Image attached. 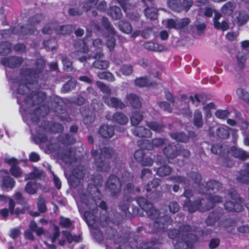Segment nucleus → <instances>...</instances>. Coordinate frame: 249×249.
Masks as SVG:
<instances>
[{
    "label": "nucleus",
    "instance_id": "nucleus-43",
    "mask_svg": "<svg viewBox=\"0 0 249 249\" xmlns=\"http://www.w3.org/2000/svg\"><path fill=\"white\" fill-rule=\"evenodd\" d=\"M163 23L166 28L169 29H178V20L173 19H168L163 21Z\"/></svg>",
    "mask_w": 249,
    "mask_h": 249
},
{
    "label": "nucleus",
    "instance_id": "nucleus-3",
    "mask_svg": "<svg viewBox=\"0 0 249 249\" xmlns=\"http://www.w3.org/2000/svg\"><path fill=\"white\" fill-rule=\"evenodd\" d=\"M190 229L189 226H186L183 231L180 230L178 232L177 230H173L169 232L170 238L178 239V245H175V249H192V243L196 240V236L190 233Z\"/></svg>",
    "mask_w": 249,
    "mask_h": 249
},
{
    "label": "nucleus",
    "instance_id": "nucleus-53",
    "mask_svg": "<svg viewBox=\"0 0 249 249\" xmlns=\"http://www.w3.org/2000/svg\"><path fill=\"white\" fill-rule=\"evenodd\" d=\"M214 26L215 28L222 31H226L229 28V24L226 21H223L222 22L215 21Z\"/></svg>",
    "mask_w": 249,
    "mask_h": 249
},
{
    "label": "nucleus",
    "instance_id": "nucleus-19",
    "mask_svg": "<svg viewBox=\"0 0 249 249\" xmlns=\"http://www.w3.org/2000/svg\"><path fill=\"white\" fill-rule=\"evenodd\" d=\"M133 134L139 137H149L151 136V131L142 126H138L132 130Z\"/></svg>",
    "mask_w": 249,
    "mask_h": 249
},
{
    "label": "nucleus",
    "instance_id": "nucleus-12",
    "mask_svg": "<svg viewBox=\"0 0 249 249\" xmlns=\"http://www.w3.org/2000/svg\"><path fill=\"white\" fill-rule=\"evenodd\" d=\"M107 119L121 125L126 124L128 121L127 117L124 114L120 112H117L113 115L108 114L107 116Z\"/></svg>",
    "mask_w": 249,
    "mask_h": 249
},
{
    "label": "nucleus",
    "instance_id": "nucleus-59",
    "mask_svg": "<svg viewBox=\"0 0 249 249\" xmlns=\"http://www.w3.org/2000/svg\"><path fill=\"white\" fill-rule=\"evenodd\" d=\"M134 157L138 162L142 163L144 158L143 151L142 150L136 151L134 154Z\"/></svg>",
    "mask_w": 249,
    "mask_h": 249
},
{
    "label": "nucleus",
    "instance_id": "nucleus-13",
    "mask_svg": "<svg viewBox=\"0 0 249 249\" xmlns=\"http://www.w3.org/2000/svg\"><path fill=\"white\" fill-rule=\"evenodd\" d=\"M22 62V59L19 57L13 56L10 58H4L1 61V64L12 68L18 66Z\"/></svg>",
    "mask_w": 249,
    "mask_h": 249
},
{
    "label": "nucleus",
    "instance_id": "nucleus-26",
    "mask_svg": "<svg viewBox=\"0 0 249 249\" xmlns=\"http://www.w3.org/2000/svg\"><path fill=\"white\" fill-rule=\"evenodd\" d=\"M102 46V42L99 39H95L92 41V46L95 48H97V52L93 55V57L95 59H101L103 54L100 51L101 47Z\"/></svg>",
    "mask_w": 249,
    "mask_h": 249
},
{
    "label": "nucleus",
    "instance_id": "nucleus-60",
    "mask_svg": "<svg viewBox=\"0 0 249 249\" xmlns=\"http://www.w3.org/2000/svg\"><path fill=\"white\" fill-rule=\"evenodd\" d=\"M160 182V180L159 179H154L150 183H149L147 184L145 189L147 192L150 191L152 188L158 186Z\"/></svg>",
    "mask_w": 249,
    "mask_h": 249
},
{
    "label": "nucleus",
    "instance_id": "nucleus-21",
    "mask_svg": "<svg viewBox=\"0 0 249 249\" xmlns=\"http://www.w3.org/2000/svg\"><path fill=\"white\" fill-rule=\"evenodd\" d=\"M167 4L171 10L177 12H181L183 9L181 2L179 0H168Z\"/></svg>",
    "mask_w": 249,
    "mask_h": 249
},
{
    "label": "nucleus",
    "instance_id": "nucleus-47",
    "mask_svg": "<svg viewBox=\"0 0 249 249\" xmlns=\"http://www.w3.org/2000/svg\"><path fill=\"white\" fill-rule=\"evenodd\" d=\"M11 45L10 43L6 42L0 43V54L5 55L10 51Z\"/></svg>",
    "mask_w": 249,
    "mask_h": 249
},
{
    "label": "nucleus",
    "instance_id": "nucleus-2",
    "mask_svg": "<svg viewBox=\"0 0 249 249\" xmlns=\"http://www.w3.org/2000/svg\"><path fill=\"white\" fill-rule=\"evenodd\" d=\"M75 199L80 212H84V216L88 225H92L95 222L94 213L97 208V203L85 194H78Z\"/></svg>",
    "mask_w": 249,
    "mask_h": 249
},
{
    "label": "nucleus",
    "instance_id": "nucleus-14",
    "mask_svg": "<svg viewBox=\"0 0 249 249\" xmlns=\"http://www.w3.org/2000/svg\"><path fill=\"white\" fill-rule=\"evenodd\" d=\"M103 100L107 106L111 107L123 108L125 107L124 104L116 98L104 96Z\"/></svg>",
    "mask_w": 249,
    "mask_h": 249
},
{
    "label": "nucleus",
    "instance_id": "nucleus-56",
    "mask_svg": "<svg viewBox=\"0 0 249 249\" xmlns=\"http://www.w3.org/2000/svg\"><path fill=\"white\" fill-rule=\"evenodd\" d=\"M211 150L212 152L215 154L222 155L223 154V147L220 144L213 145L212 147Z\"/></svg>",
    "mask_w": 249,
    "mask_h": 249
},
{
    "label": "nucleus",
    "instance_id": "nucleus-17",
    "mask_svg": "<svg viewBox=\"0 0 249 249\" xmlns=\"http://www.w3.org/2000/svg\"><path fill=\"white\" fill-rule=\"evenodd\" d=\"M40 187L39 183L35 180L29 181L25 187V192L30 195H34L37 192L38 188Z\"/></svg>",
    "mask_w": 249,
    "mask_h": 249
},
{
    "label": "nucleus",
    "instance_id": "nucleus-36",
    "mask_svg": "<svg viewBox=\"0 0 249 249\" xmlns=\"http://www.w3.org/2000/svg\"><path fill=\"white\" fill-rule=\"evenodd\" d=\"M194 123L197 127H201L203 125L202 113L198 110L195 112Z\"/></svg>",
    "mask_w": 249,
    "mask_h": 249
},
{
    "label": "nucleus",
    "instance_id": "nucleus-63",
    "mask_svg": "<svg viewBox=\"0 0 249 249\" xmlns=\"http://www.w3.org/2000/svg\"><path fill=\"white\" fill-rule=\"evenodd\" d=\"M178 29H180L187 26L190 23V19L188 18H185L180 20H178Z\"/></svg>",
    "mask_w": 249,
    "mask_h": 249
},
{
    "label": "nucleus",
    "instance_id": "nucleus-11",
    "mask_svg": "<svg viewBox=\"0 0 249 249\" xmlns=\"http://www.w3.org/2000/svg\"><path fill=\"white\" fill-rule=\"evenodd\" d=\"M202 203L201 201L196 200L195 204L192 205L189 200L186 202L184 204V208L190 213H193L196 210H198L201 212H204L205 211L209 210L213 207V205L212 204L210 206L203 207L201 206Z\"/></svg>",
    "mask_w": 249,
    "mask_h": 249
},
{
    "label": "nucleus",
    "instance_id": "nucleus-18",
    "mask_svg": "<svg viewBox=\"0 0 249 249\" xmlns=\"http://www.w3.org/2000/svg\"><path fill=\"white\" fill-rule=\"evenodd\" d=\"M143 144L142 145V148L152 150L155 147H158L164 143V141L162 139H155L152 141V143H149L147 140H144L143 141Z\"/></svg>",
    "mask_w": 249,
    "mask_h": 249
},
{
    "label": "nucleus",
    "instance_id": "nucleus-41",
    "mask_svg": "<svg viewBox=\"0 0 249 249\" xmlns=\"http://www.w3.org/2000/svg\"><path fill=\"white\" fill-rule=\"evenodd\" d=\"M63 235L67 238L69 243H71L73 241L78 242L81 241V237L78 235H72L70 232L68 231H63Z\"/></svg>",
    "mask_w": 249,
    "mask_h": 249
},
{
    "label": "nucleus",
    "instance_id": "nucleus-55",
    "mask_svg": "<svg viewBox=\"0 0 249 249\" xmlns=\"http://www.w3.org/2000/svg\"><path fill=\"white\" fill-rule=\"evenodd\" d=\"M37 207L39 211L41 213L46 211V208L45 205V200L42 196H39L38 199Z\"/></svg>",
    "mask_w": 249,
    "mask_h": 249
},
{
    "label": "nucleus",
    "instance_id": "nucleus-32",
    "mask_svg": "<svg viewBox=\"0 0 249 249\" xmlns=\"http://www.w3.org/2000/svg\"><path fill=\"white\" fill-rule=\"evenodd\" d=\"M235 8V4L234 3L228 2L222 7L221 11L224 14L229 15L232 13Z\"/></svg>",
    "mask_w": 249,
    "mask_h": 249
},
{
    "label": "nucleus",
    "instance_id": "nucleus-45",
    "mask_svg": "<svg viewBox=\"0 0 249 249\" xmlns=\"http://www.w3.org/2000/svg\"><path fill=\"white\" fill-rule=\"evenodd\" d=\"M172 171L171 168L169 166H162L158 168L157 174L161 177H164L169 175Z\"/></svg>",
    "mask_w": 249,
    "mask_h": 249
},
{
    "label": "nucleus",
    "instance_id": "nucleus-35",
    "mask_svg": "<svg viewBox=\"0 0 249 249\" xmlns=\"http://www.w3.org/2000/svg\"><path fill=\"white\" fill-rule=\"evenodd\" d=\"M157 9L154 8H147L144 11L145 16L151 19H156L157 18Z\"/></svg>",
    "mask_w": 249,
    "mask_h": 249
},
{
    "label": "nucleus",
    "instance_id": "nucleus-29",
    "mask_svg": "<svg viewBox=\"0 0 249 249\" xmlns=\"http://www.w3.org/2000/svg\"><path fill=\"white\" fill-rule=\"evenodd\" d=\"M15 181L10 177L7 176L3 178L1 188L12 189L15 185Z\"/></svg>",
    "mask_w": 249,
    "mask_h": 249
},
{
    "label": "nucleus",
    "instance_id": "nucleus-52",
    "mask_svg": "<svg viewBox=\"0 0 249 249\" xmlns=\"http://www.w3.org/2000/svg\"><path fill=\"white\" fill-rule=\"evenodd\" d=\"M230 112L227 110H217L215 113V115L216 117L220 119H225L229 116Z\"/></svg>",
    "mask_w": 249,
    "mask_h": 249
},
{
    "label": "nucleus",
    "instance_id": "nucleus-50",
    "mask_svg": "<svg viewBox=\"0 0 249 249\" xmlns=\"http://www.w3.org/2000/svg\"><path fill=\"white\" fill-rule=\"evenodd\" d=\"M215 109V105L213 103H210L209 104L204 105L203 106V109L205 112L206 116L207 118H210L211 115V109Z\"/></svg>",
    "mask_w": 249,
    "mask_h": 249
},
{
    "label": "nucleus",
    "instance_id": "nucleus-25",
    "mask_svg": "<svg viewBox=\"0 0 249 249\" xmlns=\"http://www.w3.org/2000/svg\"><path fill=\"white\" fill-rule=\"evenodd\" d=\"M7 200L9 201V208L10 213L11 214H14L15 213L16 214H18L20 213L21 212V211H18V210H16L15 211H14V208L15 206V202L13 200L8 198L5 196L0 195V201H6Z\"/></svg>",
    "mask_w": 249,
    "mask_h": 249
},
{
    "label": "nucleus",
    "instance_id": "nucleus-42",
    "mask_svg": "<svg viewBox=\"0 0 249 249\" xmlns=\"http://www.w3.org/2000/svg\"><path fill=\"white\" fill-rule=\"evenodd\" d=\"M171 137L174 140L181 142H186L189 139L187 136L182 133H172L171 134Z\"/></svg>",
    "mask_w": 249,
    "mask_h": 249
},
{
    "label": "nucleus",
    "instance_id": "nucleus-1",
    "mask_svg": "<svg viewBox=\"0 0 249 249\" xmlns=\"http://www.w3.org/2000/svg\"><path fill=\"white\" fill-rule=\"evenodd\" d=\"M139 205L146 213L148 216L156 221L154 224V227L156 229L154 231H157L161 229H164L171 222L169 217L164 215L161 213H159L157 210L155 209L151 203L143 197H140L137 200Z\"/></svg>",
    "mask_w": 249,
    "mask_h": 249
},
{
    "label": "nucleus",
    "instance_id": "nucleus-10",
    "mask_svg": "<svg viewBox=\"0 0 249 249\" xmlns=\"http://www.w3.org/2000/svg\"><path fill=\"white\" fill-rule=\"evenodd\" d=\"M4 161L11 166L10 171L13 176L19 178L22 176V172L17 166L18 162L17 159L14 158L5 157Z\"/></svg>",
    "mask_w": 249,
    "mask_h": 249
},
{
    "label": "nucleus",
    "instance_id": "nucleus-58",
    "mask_svg": "<svg viewBox=\"0 0 249 249\" xmlns=\"http://www.w3.org/2000/svg\"><path fill=\"white\" fill-rule=\"evenodd\" d=\"M246 60L245 56L242 54L238 53L237 55V62L239 69H241L244 66V63Z\"/></svg>",
    "mask_w": 249,
    "mask_h": 249
},
{
    "label": "nucleus",
    "instance_id": "nucleus-31",
    "mask_svg": "<svg viewBox=\"0 0 249 249\" xmlns=\"http://www.w3.org/2000/svg\"><path fill=\"white\" fill-rule=\"evenodd\" d=\"M216 135L221 139L227 138L229 136V127L226 125L218 127L216 129Z\"/></svg>",
    "mask_w": 249,
    "mask_h": 249
},
{
    "label": "nucleus",
    "instance_id": "nucleus-15",
    "mask_svg": "<svg viewBox=\"0 0 249 249\" xmlns=\"http://www.w3.org/2000/svg\"><path fill=\"white\" fill-rule=\"evenodd\" d=\"M230 153L234 157L245 160L249 158V153L235 146L231 148Z\"/></svg>",
    "mask_w": 249,
    "mask_h": 249
},
{
    "label": "nucleus",
    "instance_id": "nucleus-49",
    "mask_svg": "<svg viewBox=\"0 0 249 249\" xmlns=\"http://www.w3.org/2000/svg\"><path fill=\"white\" fill-rule=\"evenodd\" d=\"M98 77L101 79H106L108 81H114L115 78L113 75L109 72H103L99 73Z\"/></svg>",
    "mask_w": 249,
    "mask_h": 249
},
{
    "label": "nucleus",
    "instance_id": "nucleus-20",
    "mask_svg": "<svg viewBox=\"0 0 249 249\" xmlns=\"http://www.w3.org/2000/svg\"><path fill=\"white\" fill-rule=\"evenodd\" d=\"M237 180L238 182L243 183L249 182V164L246 165L245 168L240 171Z\"/></svg>",
    "mask_w": 249,
    "mask_h": 249
},
{
    "label": "nucleus",
    "instance_id": "nucleus-57",
    "mask_svg": "<svg viewBox=\"0 0 249 249\" xmlns=\"http://www.w3.org/2000/svg\"><path fill=\"white\" fill-rule=\"evenodd\" d=\"M96 84L104 93H106L108 95L110 94L111 90L108 87L99 81L97 82Z\"/></svg>",
    "mask_w": 249,
    "mask_h": 249
},
{
    "label": "nucleus",
    "instance_id": "nucleus-51",
    "mask_svg": "<svg viewBox=\"0 0 249 249\" xmlns=\"http://www.w3.org/2000/svg\"><path fill=\"white\" fill-rule=\"evenodd\" d=\"M76 86V81L75 80H71L64 85L62 88L63 92H67L73 89Z\"/></svg>",
    "mask_w": 249,
    "mask_h": 249
},
{
    "label": "nucleus",
    "instance_id": "nucleus-4",
    "mask_svg": "<svg viewBox=\"0 0 249 249\" xmlns=\"http://www.w3.org/2000/svg\"><path fill=\"white\" fill-rule=\"evenodd\" d=\"M92 155L95 160V165L98 170L100 171H107L109 169V165L105 160L112 157L114 154L112 149L105 147L99 151L93 150Z\"/></svg>",
    "mask_w": 249,
    "mask_h": 249
},
{
    "label": "nucleus",
    "instance_id": "nucleus-23",
    "mask_svg": "<svg viewBox=\"0 0 249 249\" xmlns=\"http://www.w3.org/2000/svg\"><path fill=\"white\" fill-rule=\"evenodd\" d=\"M128 102L134 108H139L141 106V103L139 97L135 94H129L126 96Z\"/></svg>",
    "mask_w": 249,
    "mask_h": 249
},
{
    "label": "nucleus",
    "instance_id": "nucleus-28",
    "mask_svg": "<svg viewBox=\"0 0 249 249\" xmlns=\"http://www.w3.org/2000/svg\"><path fill=\"white\" fill-rule=\"evenodd\" d=\"M237 24L239 26H242L247 22L249 20V15L245 12H239L235 14Z\"/></svg>",
    "mask_w": 249,
    "mask_h": 249
},
{
    "label": "nucleus",
    "instance_id": "nucleus-30",
    "mask_svg": "<svg viewBox=\"0 0 249 249\" xmlns=\"http://www.w3.org/2000/svg\"><path fill=\"white\" fill-rule=\"evenodd\" d=\"M108 14L115 19H118L121 18L122 13L119 7L113 6L111 7L108 11Z\"/></svg>",
    "mask_w": 249,
    "mask_h": 249
},
{
    "label": "nucleus",
    "instance_id": "nucleus-37",
    "mask_svg": "<svg viewBox=\"0 0 249 249\" xmlns=\"http://www.w3.org/2000/svg\"><path fill=\"white\" fill-rule=\"evenodd\" d=\"M236 93L240 98L249 104V93L244 89L238 88Z\"/></svg>",
    "mask_w": 249,
    "mask_h": 249
},
{
    "label": "nucleus",
    "instance_id": "nucleus-38",
    "mask_svg": "<svg viewBox=\"0 0 249 249\" xmlns=\"http://www.w3.org/2000/svg\"><path fill=\"white\" fill-rule=\"evenodd\" d=\"M135 84L137 86L143 87L149 86H152L153 83L148 80L146 77H141L136 79Z\"/></svg>",
    "mask_w": 249,
    "mask_h": 249
},
{
    "label": "nucleus",
    "instance_id": "nucleus-8",
    "mask_svg": "<svg viewBox=\"0 0 249 249\" xmlns=\"http://www.w3.org/2000/svg\"><path fill=\"white\" fill-rule=\"evenodd\" d=\"M42 19V16L41 15H37L35 17H33L30 19L26 27H20L21 30L20 32H18L19 27L15 28L13 30V32L14 34H22L23 35L28 34H31L34 33L33 25H34L35 23L39 22Z\"/></svg>",
    "mask_w": 249,
    "mask_h": 249
},
{
    "label": "nucleus",
    "instance_id": "nucleus-24",
    "mask_svg": "<svg viewBox=\"0 0 249 249\" xmlns=\"http://www.w3.org/2000/svg\"><path fill=\"white\" fill-rule=\"evenodd\" d=\"M145 49L156 52H161L164 50V47L154 42H149L143 44Z\"/></svg>",
    "mask_w": 249,
    "mask_h": 249
},
{
    "label": "nucleus",
    "instance_id": "nucleus-54",
    "mask_svg": "<svg viewBox=\"0 0 249 249\" xmlns=\"http://www.w3.org/2000/svg\"><path fill=\"white\" fill-rule=\"evenodd\" d=\"M89 42V40L88 38H86L84 40L80 41L79 42V46L77 44H75V45L76 46V49H81L82 48L83 52L84 53H87L88 51V49L87 46V44Z\"/></svg>",
    "mask_w": 249,
    "mask_h": 249
},
{
    "label": "nucleus",
    "instance_id": "nucleus-44",
    "mask_svg": "<svg viewBox=\"0 0 249 249\" xmlns=\"http://www.w3.org/2000/svg\"><path fill=\"white\" fill-rule=\"evenodd\" d=\"M221 185L219 182L215 180H212L207 183V188L206 187H204V189L207 191H208L210 189L218 190L219 188H221Z\"/></svg>",
    "mask_w": 249,
    "mask_h": 249
},
{
    "label": "nucleus",
    "instance_id": "nucleus-16",
    "mask_svg": "<svg viewBox=\"0 0 249 249\" xmlns=\"http://www.w3.org/2000/svg\"><path fill=\"white\" fill-rule=\"evenodd\" d=\"M99 133L103 137L110 138L114 134V128L112 126L104 124L100 127Z\"/></svg>",
    "mask_w": 249,
    "mask_h": 249
},
{
    "label": "nucleus",
    "instance_id": "nucleus-39",
    "mask_svg": "<svg viewBox=\"0 0 249 249\" xmlns=\"http://www.w3.org/2000/svg\"><path fill=\"white\" fill-rule=\"evenodd\" d=\"M146 124L151 130L156 132H160L163 130V126L156 122H147Z\"/></svg>",
    "mask_w": 249,
    "mask_h": 249
},
{
    "label": "nucleus",
    "instance_id": "nucleus-27",
    "mask_svg": "<svg viewBox=\"0 0 249 249\" xmlns=\"http://www.w3.org/2000/svg\"><path fill=\"white\" fill-rule=\"evenodd\" d=\"M176 151V146L169 145L163 150V152L168 159H173L178 155Z\"/></svg>",
    "mask_w": 249,
    "mask_h": 249
},
{
    "label": "nucleus",
    "instance_id": "nucleus-61",
    "mask_svg": "<svg viewBox=\"0 0 249 249\" xmlns=\"http://www.w3.org/2000/svg\"><path fill=\"white\" fill-rule=\"evenodd\" d=\"M120 71L124 75H129L132 72V68L130 65H123L121 68Z\"/></svg>",
    "mask_w": 249,
    "mask_h": 249
},
{
    "label": "nucleus",
    "instance_id": "nucleus-64",
    "mask_svg": "<svg viewBox=\"0 0 249 249\" xmlns=\"http://www.w3.org/2000/svg\"><path fill=\"white\" fill-rule=\"evenodd\" d=\"M59 224L63 227L67 228L69 227L71 225V222L69 218L61 217Z\"/></svg>",
    "mask_w": 249,
    "mask_h": 249
},
{
    "label": "nucleus",
    "instance_id": "nucleus-40",
    "mask_svg": "<svg viewBox=\"0 0 249 249\" xmlns=\"http://www.w3.org/2000/svg\"><path fill=\"white\" fill-rule=\"evenodd\" d=\"M97 60L94 62L93 65L95 68L99 69H106L108 68L109 63L107 61L100 60L97 58Z\"/></svg>",
    "mask_w": 249,
    "mask_h": 249
},
{
    "label": "nucleus",
    "instance_id": "nucleus-9",
    "mask_svg": "<svg viewBox=\"0 0 249 249\" xmlns=\"http://www.w3.org/2000/svg\"><path fill=\"white\" fill-rule=\"evenodd\" d=\"M122 185L117 177L111 175L107 182L106 188L112 196H115L120 192Z\"/></svg>",
    "mask_w": 249,
    "mask_h": 249
},
{
    "label": "nucleus",
    "instance_id": "nucleus-7",
    "mask_svg": "<svg viewBox=\"0 0 249 249\" xmlns=\"http://www.w3.org/2000/svg\"><path fill=\"white\" fill-rule=\"evenodd\" d=\"M103 24L106 32V34H107V35H105L107 46L109 50L111 51L115 45L114 36L116 35V32L113 27L110 26L107 18H103Z\"/></svg>",
    "mask_w": 249,
    "mask_h": 249
},
{
    "label": "nucleus",
    "instance_id": "nucleus-46",
    "mask_svg": "<svg viewBox=\"0 0 249 249\" xmlns=\"http://www.w3.org/2000/svg\"><path fill=\"white\" fill-rule=\"evenodd\" d=\"M85 175L84 168L82 166H78L72 172V176L78 179L83 178Z\"/></svg>",
    "mask_w": 249,
    "mask_h": 249
},
{
    "label": "nucleus",
    "instance_id": "nucleus-33",
    "mask_svg": "<svg viewBox=\"0 0 249 249\" xmlns=\"http://www.w3.org/2000/svg\"><path fill=\"white\" fill-rule=\"evenodd\" d=\"M143 119V115L140 112L135 111L133 112L130 118L131 124L133 125H138Z\"/></svg>",
    "mask_w": 249,
    "mask_h": 249
},
{
    "label": "nucleus",
    "instance_id": "nucleus-62",
    "mask_svg": "<svg viewBox=\"0 0 249 249\" xmlns=\"http://www.w3.org/2000/svg\"><path fill=\"white\" fill-rule=\"evenodd\" d=\"M97 2V0H89L84 4L83 8L85 10L88 11L96 5Z\"/></svg>",
    "mask_w": 249,
    "mask_h": 249
},
{
    "label": "nucleus",
    "instance_id": "nucleus-48",
    "mask_svg": "<svg viewBox=\"0 0 249 249\" xmlns=\"http://www.w3.org/2000/svg\"><path fill=\"white\" fill-rule=\"evenodd\" d=\"M59 157L66 163H71L74 160L73 158L71 157V152L66 151L64 155H59Z\"/></svg>",
    "mask_w": 249,
    "mask_h": 249
},
{
    "label": "nucleus",
    "instance_id": "nucleus-34",
    "mask_svg": "<svg viewBox=\"0 0 249 249\" xmlns=\"http://www.w3.org/2000/svg\"><path fill=\"white\" fill-rule=\"evenodd\" d=\"M119 28L122 32L126 34L130 33L132 30L131 25L129 23L124 20L119 22Z\"/></svg>",
    "mask_w": 249,
    "mask_h": 249
},
{
    "label": "nucleus",
    "instance_id": "nucleus-22",
    "mask_svg": "<svg viewBox=\"0 0 249 249\" xmlns=\"http://www.w3.org/2000/svg\"><path fill=\"white\" fill-rule=\"evenodd\" d=\"M59 235V229L57 227H54V231L53 236L48 238L47 241L44 242V243L47 245L50 249H55V246L53 244Z\"/></svg>",
    "mask_w": 249,
    "mask_h": 249
},
{
    "label": "nucleus",
    "instance_id": "nucleus-5",
    "mask_svg": "<svg viewBox=\"0 0 249 249\" xmlns=\"http://www.w3.org/2000/svg\"><path fill=\"white\" fill-rule=\"evenodd\" d=\"M235 113L236 120L229 119L227 120V123L231 126H235L238 124L244 136V144L247 146H249V122L243 119H241L240 113L236 112Z\"/></svg>",
    "mask_w": 249,
    "mask_h": 249
},
{
    "label": "nucleus",
    "instance_id": "nucleus-6",
    "mask_svg": "<svg viewBox=\"0 0 249 249\" xmlns=\"http://www.w3.org/2000/svg\"><path fill=\"white\" fill-rule=\"evenodd\" d=\"M228 200L224 204L226 209L230 211L240 212L243 209V201L235 191L231 192L228 195Z\"/></svg>",
    "mask_w": 249,
    "mask_h": 249
}]
</instances>
